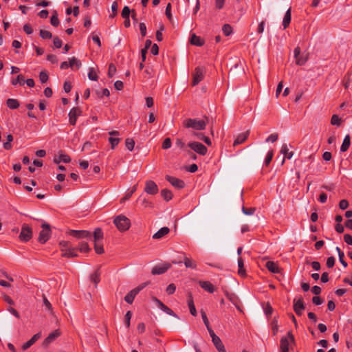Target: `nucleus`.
I'll list each match as a JSON object with an SVG mask.
<instances>
[{
  "label": "nucleus",
  "instance_id": "nucleus-1",
  "mask_svg": "<svg viewBox=\"0 0 352 352\" xmlns=\"http://www.w3.org/2000/svg\"><path fill=\"white\" fill-rule=\"evenodd\" d=\"M207 122L197 118H188L184 120L183 126L186 129H192L195 131H202L206 127Z\"/></svg>",
  "mask_w": 352,
  "mask_h": 352
},
{
  "label": "nucleus",
  "instance_id": "nucleus-2",
  "mask_svg": "<svg viewBox=\"0 0 352 352\" xmlns=\"http://www.w3.org/2000/svg\"><path fill=\"white\" fill-rule=\"evenodd\" d=\"M294 344V336L292 331H288L280 340V351L289 352L290 349H293Z\"/></svg>",
  "mask_w": 352,
  "mask_h": 352
},
{
  "label": "nucleus",
  "instance_id": "nucleus-3",
  "mask_svg": "<svg viewBox=\"0 0 352 352\" xmlns=\"http://www.w3.org/2000/svg\"><path fill=\"white\" fill-rule=\"evenodd\" d=\"M103 232L100 228L95 229L94 232V250L98 254H101L104 252L103 244Z\"/></svg>",
  "mask_w": 352,
  "mask_h": 352
},
{
  "label": "nucleus",
  "instance_id": "nucleus-4",
  "mask_svg": "<svg viewBox=\"0 0 352 352\" xmlns=\"http://www.w3.org/2000/svg\"><path fill=\"white\" fill-rule=\"evenodd\" d=\"M113 223L118 230L124 232L129 229L131 221L126 216L120 214L115 217Z\"/></svg>",
  "mask_w": 352,
  "mask_h": 352
},
{
  "label": "nucleus",
  "instance_id": "nucleus-5",
  "mask_svg": "<svg viewBox=\"0 0 352 352\" xmlns=\"http://www.w3.org/2000/svg\"><path fill=\"white\" fill-rule=\"evenodd\" d=\"M33 236L32 228L26 223L22 225L21 233L19 234V239L23 242L29 241Z\"/></svg>",
  "mask_w": 352,
  "mask_h": 352
},
{
  "label": "nucleus",
  "instance_id": "nucleus-6",
  "mask_svg": "<svg viewBox=\"0 0 352 352\" xmlns=\"http://www.w3.org/2000/svg\"><path fill=\"white\" fill-rule=\"evenodd\" d=\"M188 146L200 155H205L208 152V148L203 144L196 142L191 141L188 143Z\"/></svg>",
  "mask_w": 352,
  "mask_h": 352
},
{
  "label": "nucleus",
  "instance_id": "nucleus-7",
  "mask_svg": "<svg viewBox=\"0 0 352 352\" xmlns=\"http://www.w3.org/2000/svg\"><path fill=\"white\" fill-rule=\"evenodd\" d=\"M42 230L39 233L38 241L41 243H45L48 241L51 235L50 226L48 223H44L41 226Z\"/></svg>",
  "mask_w": 352,
  "mask_h": 352
},
{
  "label": "nucleus",
  "instance_id": "nucleus-8",
  "mask_svg": "<svg viewBox=\"0 0 352 352\" xmlns=\"http://www.w3.org/2000/svg\"><path fill=\"white\" fill-rule=\"evenodd\" d=\"M296 64L298 65H303L308 60V55L307 54H301L300 48L296 47L294 51Z\"/></svg>",
  "mask_w": 352,
  "mask_h": 352
},
{
  "label": "nucleus",
  "instance_id": "nucleus-9",
  "mask_svg": "<svg viewBox=\"0 0 352 352\" xmlns=\"http://www.w3.org/2000/svg\"><path fill=\"white\" fill-rule=\"evenodd\" d=\"M205 70L201 67H196L195 72L192 74V85L195 86L199 84L204 77Z\"/></svg>",
  "mask_w": 352,
  "mask_h": 352
},
{
  "label": "nucleus",
  "instance_id": "nucleus-10",
  "mask_svg": "<svg viewBox=\"0 0 352 352\" xmlns=\"http://www.w3.org/2000/svg\"><path fill=\"white\" fill-rule=\"evenodd\" d=\"M171 267V265L168 263H164L156 265L151 270V273L153 275H159L165 273Z\"/></svg>",
  "mask_w": 352,
  "mask_h": 352
},
{
  "label": "nucleus",
  "instance_id": "nucleus-11",
  "mask_svg": "<svg viewBox=\"0 0 352 352\" xmlns=\"http://www.w3.org/2000/svg\"><path fill=\"white\" fill-rule=\"evenodd\" d=\"M82 113V111L78 107H73L69 113V122L71 125H75L78 116Z\"/></svg>",
  "mask_w": 352,
  "mask_h": 352
},
{
  "label": "nucleus",
  "instance_id": "nucleus-12",
  "mask_svg": "<svg viewBox=\"0 0 352 352\" xmlns=\"http://www.w3.org/2000/svg\"><path fill=\"white\" fill-rule=\"evenodd\" d=\"M152 300L155 304L157 305V307L162 310L166 314L174 316L175 318H178L177 315L173 312L172 309H170L169 307H168L166 305H165L162 301H160L159 299H157L156 297H153Z\"/></svg>",
  "mask_w": 352,
  "mask_h": 352
},
{
  "label": "nucleus",
  "instance_id": "nucleus-13",
  "mask_svg": "<svg viewBox=\"0 0 352 352\" xmlns=\"http://www.w3.org/2000/svg\"><path fill=\"white\" fill-rule=\"evenodd\" d=\"M166 179L168 182L171 184L173 186H174L176 188L181 189L184 188L185 186L184 182L179 178L172 177L170 175H166Z\"/></svg>",
  "mask_w": 352,
  "mask_h": 352
},
{
  "label": "nucleus",
  "instance_id": "nucleus-14",
  "mask_svg": "<svg viewBox=\"0 0 352 352\" xmlns=\"http://www.w3.org/2000/svg\"><path fill=\"white\" fill-rule=\"evenodd\" d=\"M109 134L111 136L109 138V142L111 144V148L114 149L120 141V139L118 138L120 133L118 131H111L109 132Z\"/></svg>",
  "mask_w": 352,
  "mask_h": 352
},
{
  "label": "nucleus",
  "instance_id": "nucleus-15",
  "mask_svg": "<svg viewBox=\"0 0 352 352\" xmlns=\"http://www.w3.org/2000/svg\"><path fill=\"white\" fill-rule=\"evenodd\" d=\"M60 335L58 329H56L49 334V336L43 340V346L44 347L48 346L52 342H54Z\"/></svg>",
  "mask_w": 352,
  "mask_h": 352
},
{
  "label": "nucleus",
  "instance_id": "nucleus-16",
  "mask_svg": "<svg viewBox=\"0 0 352 352\" xmlns=\"http://www.w3.org/2000/svg\"><path fill=\"white\" fill-rule=\"evenodd\" d=\"M68 234L77 239L88 238L91 236V233L87 230H69Z\"/></svg>",
  "mask_w": 352,
  "mask_h": 352
},
{
  "label": "nucleus",
  "instance_id": "nucleus-17",
  "mask_svg": "<svg viewBox=\"0 0 352 352\" xmlns=\"http://www.w3.org/2000/svg\"><path fill=\"white\" fill-rule=\"evenodd\" d=\"M144 190L149 195H155L158 192V188L153 181L149 180L146 182Z\"/></svg>",
  "mask_w": 352,
  "mask_h": 352
},
{
  "label": "nucleus",
  "instance_id": "nucleus-18",
  "mask_svg": "<svg viewBox=\"0 0 352 352\" xmlns=\"http://www.w3.org/2000/svg\"><path fill=\"white\" fill-rule=\"evenodd\" d=\"M305 309L303 300L300 298L298 300H294V310L298 316H301L302 311Z\"/></svg>",
  "mask_w": 352,
  "mask_h": 352
},
{
  "label": "nucleus",
  "instance_id": "nucleus-19",
  "mask_svg": "<svg viewBox=\"0 0 352 352\" xmlns=\"http://www.w3.org/2000/svg\"><path fill=\"white\" fill-rule=\"evenodd\" d=\"M62 252L61 256L67 258H74L78 256L76 249L70 246L67 249H60Z\"/></svg>",
  "mask_w": 352,
  "mask_h": 352
},
{
  "label": "nucleus",
  "instance_id": "nucleus-20",
  "mask_svg": "<svg viewBox=\"0 0 352 352\" xmlns=\"http://www.w3.org/2000/svg\"><path fill=\"white\" fill-rule=\"evenodd\" d=\"M143 288V287H137V288H135L133 289H132L131 292H129L126 295V296L124 297V300L129 303V304H131L133 300H134V298L135 297V296L140 292V291Z\"/></svg>",
  "mask_w": 352,
  "mask_h": 352
},
{
  "label": "nucleus",
  "instance_id": "nucleus-21",
  "mask_svg": "<svg viewBox=\"0 0 352 352\" xmlns=\"http://www.w3.org/2000/svg\"><path fill=\"white\" fill-rule=\"evenodd\" d=\"M199 285L203 289L210 294L214 293V292L215 291L214 286L210 281L199 280Z\"/></svg>",
  "mask_w": 352,
  "mask_h": 352
},
{
  "label": "nucleus",
  "instance_id": "nucleus-22",
  "mask_svg": "<svg viewBox=\"0 0 352 352\" xmlns=\"http://www.w3.org/2000/svg\"><path fill=\"white\" fill-rule=\"evenodd\" d=\"M265 267L270 272L274 274L280 273L281 269L279 267L278 264L276 262L267 261L265 264Z\"/></svg>",
  "mask_w": 352,
  "mask_h": 352
},
{
  "label": "nucleus",
  "instance_id": "nucleus-23",
  "mask_svg": "<svg viewBox=\"0 0 352 352\" xmlns=\"http://www.w3.org/2000/svg\"><path fill=\"white\" fill-rule=\"evenodd\" d=\"M41 337V333L40 332L34 334L30 340H29L28 342H26L22 345V349L27 350L32 345H33Z\"/></svg>",
  "mask_w": 352,
  "mask_h": 352
},
{
  "label": "nucleus",
  "instance_id": "nucleus-24",
  "mask_svg": "<svg viewBox=\"0 0 352 352\" xmlns=\"http://www.w3.org/2000/svg\"><path fill=\"white\" fill-rule=\"evenodd\" d=\"M188 306L190 310V314L193 316H197V310L194 304L193 298L191 293L188 294V300H187Z\"/></svg>",
  "mask_w": 352,
  "mask_h": 352
},
{
  "label": "nucleus",
  "instance_id": "nucleus-25",
  "mask_svg": "<svg viewBox=\"0 0 352 352\" xmlns=\"http://www.w3.org/2000/svg\"><path fill=\"white\" fill-rule=\"evenodd\" d=\"M212 341L219 352H226L224 345L218 336L213 338Z\"/></svg>",
  "mask_w": 352,
  "mask_h": 352
},
{
  "label": "nucleus",
  "instance_id": "nucleus-26",
  "mask_svg": "<svg viewBox=\"0 0 352 352\" xmlns=\"http://www.w3.org/2000/svg\"><path fill=\"white\" fill-rule=\"evenodd\" d=\"M248 135H249L248 131L246 132L240 133L239 135H238V136L234 141L233 145L236 146V145L241 144L243 143L247 140Z\"/></svg>",
  "mask_w": 352,
  "mask_h": 352
},
{
  "label": "nucleus",
  "instance_id": "nucleus-27",
  "mask_svg": "<svg viewBox=\"0 0 352 352\" xmlns=\"http://www.w3.org/2000/svg\"><path fill=\"white\" fill-rule=\"evenodd\" d=\"M169 232V228L167 227H163L160 228L156 233L153 236V239H160L168 234Z\"/></svg>",
  "mask_w": 352,
  "mask_h": 352
},
{
  "label": "nucleus",
  "instance_id": "nucleus-28",
  "mask_svg": "<svg viewBox=\"0 0 352 352\" xmlns=\"http://www.w3.org/2000/svg\"><path fill=\"white\" fill-rule=\"evenodd\" d=\"M70 161H71L70 157L68 155L62 153H60V155H58V157H55L54 159V162L56 164H59L61 162H63L64 163H69V162H70Z\"/></svg>",
  "mask_w": 352,
  "mask_h": 352
},
{
  "label": "nucleus",
  "instance_id": "nucleus-29",
  "mask_svg": "<svg viewBox=\"0 0 352 352\" xmlns=\"http://www.w3.org/2000/svg\"><path fill=\"white\" fill-rule=\"evenodd\" d=\"M190 43L196 46H202L204 44V41L201 37L192 34L190 37Z\"/></svg>",
  "mask_w": 352,
  "mask_h": 352
},
{
  "label": "nucleus",
  "instance_id": "nucleus-30",
  "mask_svg": "<svg viewBox=\"0 0 352 352\" xmlns=\"http://www.w3.org/2000/svg\"><path fill=\"white\" fill-rule=\"evenodd\" d=\"M291 22V8H289L284 16L283 20V26L284 29H286Z\"/></svg>",
  "mask_w": 352,
  "mask_h": 352
},
{
  "label": "nucleus",
  "instance_id": "nucleus-31",
  "mask_svg": "<svg viewBox=\"0 0 352 352\" xmlns=\"http://www.w3.org/2000/svg\"><path fill=\"white\" fill-rule=\"evenodd\" d=\"M184 263L187 268L196 269L197 267V263L187 256H184Z\"/></svg>",
  "mask_w": 352,
  "mask_h": 352
},
{
  "label": "nucleus",
  "instance_id": "nucleus-32",
  "mask_svg": "<svg viewBox=\"0 0 352 352\" xmlns=\"http://www.w3.org/2000/svg\"><path fill=\"white\" fill-rule=\"evenodd\" d=\"M69 67L72 69H78L80 66H81V62L77 59L76 57H72L71 58L69 59Z\"/></svg>",
  "mask_w": 352,
  "mask_h": 352
},
{
  "label": "nucleus",
  "instance_id": "nucleus-33",
  "mask_svg": "<svg viewBox=\"0 0 352 352\" xmlns=\"http://www.w3.org/2000/svg\"><path fill=\"white\" fill-rule=\"evenodd\" d=\"M351 144V138L349 135H346L344 138L342 144L340 147V151L342 152H345L348 150Z\"/></svg>",
  "mask_w": 352,
  "mask_h": 352
},
{
  "label": "nucleus",
  "instance_id": "nucleus-34",
  "mask_svg": "<svg viewBox=\"0 0 352 352\" xmlns=\"http://www.w3.org/2000/svg\"><path fill=\"white\" fill-rule=\"evenodd\" d=\"M280 153L285 155V157L291 159L293 157V152H289L288 146L286 144H284L281 146Z\"/></svg>",
  "mask_w": 352,
  "mask_h": 352
},
{
  "label": "nucleus",
  "instance_id": "nucleus-35",
  "mask_svg": "<svg viewBox=\"0 0 352 352\" xmlns=\"http://www.w3.org/2000/svg\"><path fill=\"white\" fill-rule=\"evenodd\" d=\"M7 106L11 109H16L19 107V102L17 100L9 98L7 100Z\"/></svg>",
  "mask_w": 352,
  "mask_h": 352
},
{
  "label": "nucleus",
  "instance_id": "nucleus-36",
  "mask_svg": "<svg viewBox=\"0 0 352 352\" xmlns=\"http://www.w3.org/2000/svg\"><path fill=\"white\" fill-rule=\"evenodd\" d=\"M138 202H140L141 206L144 208H153V204L151 201H148L146 198L139 197Z\"/></svg>",
  "mask_w": 352,
  "mask_h": 352
},
{
  "label": "nucleus",
  "instance_id": "nucleus-37",
  "mask_svg": "<svg viewBox=\"0 0 352 352\" xmlns=\"http://www.w3.org/2000/svg\"><path fill=\"white\" fill-rule=\"evenodd\" d=\"M88 78L91 80L96 81L98 78L97 72L94 67H90L89 69Z\"/></svg>",
  "mask_w": 352,
  "mask_h": 352
},
{
  "label": "nucleus",
  "instance_id": "nucleus-38",
  "mask_svg": "<svg viewBox=\"0 0 352 352\" xmlns=\"http://www.w3.org/2000/svg\"><path fill=\"white\" fill-rule=\"evenodd\" d=\"M91 280L95 284H98L100 281V273L98 270L94 272L90 276Z\"/></svg>",
  "mask_w": 352,
  "mask_h": 352
},
{
  "label": "nucleus",
  "instance_id": "nucleus-39",
  "mask_svg": "<svg viewBox=\"0 0 352 352\" xmlns=\"http://www.w3.org/2000/svg\"><path fill=\"white\" fill-rule=\"evenodd\" d=\"M78 250L80 252L87 253L90 251V248L87 243L81 242L79 243Z\"/></svg>",
  "mask_w": 352,
  "mask_h": 352
},
{
  "label": "nucleus",
  "instance_id": "nucleus-40",
  "mask_svg": "<svg viewBox=\"0 0 352 352\" xmlns=\"http://www.w3.org/2000/svg\"><path fill=\"white\" fill-rule=\"evenodd\" d=\"M161 195L166 201H169L173 197L171 191L167 189H163L161 191Z\"/></svg>",
  "mask_w": 352,
  "mask_h": 352
},
{
  "label": "nucleus",
  "instance_id": "nucleus-41",
  "mask_svg": "<svg viewBox=\"0 0 352 352\" xmlns=\"http://www.w3.org/2000/svg\"><path fill=\"white\" fill-rule=\"evenodd\" d=\"M238 266H239V270H238L239 274L242 276H244L245 274V271L243 269L244 263H243V260L242 259V258H239V259H238Z\"/></svg>",
  "mask_w": 352,
  "mask_h": 352
},
{
  "label": "nucleus",
  "instance_id": "nucleus-42",
  "mask_svg": "<svg viewBox=\"0 0 352 352\" xmlns=\"http://www.w3.org/2000/svg\"><path fill=\"white\" fill-rule=\"evenodd\" d=\"M13 141V136L11 134L7 135V142L3 144V148L6 150H10L12 148L11 142Z\"/></svg>",
  "mask_w": 352,
  "mask_h": 352
},
{
  "label": "nucleus",
  "instance_id": "nucleus-43",
  "mask_svg": "<svg viewBox=\"0 0 352 352\" xmlns=\"http://www.w3.org/2000/svg\"><path fill=\"white\" fill-rule=\"evenodd\" d=\"M125 145L128 150L133 151L135 146V141L132 138H126L125 140Z\"/></svg>",
  "mask_w": 352,
  "mask_h": 352
},
{
  "label": "nucleus",
  "instance_id": "nucleus-44",
  "mask_svg": "<svg viewBox=\"0 0 352 352\" xmlns=\"http://www.w3.org/2000/svg\"><path fill=\"white\" fill-rule=\"evenodd\" d=\"M25 82L24 77L22 75H18L15 79L12 80V84L13 85H16L17 84L23 85Z\"/></svg>",
  "mask_w": 352,
  "mask_h": 352
},
{
  "label": "nucleus",
  "instance_id": "nucleus-45",
  "mask_svg": "<svg viewBox=\"0 0 352 352\" xmlns=\"http://www.w3.org/2000/svg\"><path fill=\"white\" fill-rule=\"evenodd\" d=\"M50 23L54 27H57L58 25L59 20L56 12H54V13L51 16Z\"/></svg>",
  "mask_w": 352,
  "mask_h": 352
},
{
  "label": "nucleus",
  "instance_id": "nucleus-46",
  "mask_svg": "<svg viewBox=\"0 0 352 352\" xmlns=\"http://www.w3.org/2000/svg\"><path fill=\"white\" fill-rule=\"evenodd\" d=\"M40 36L43 39H50L52 37V34L50 32L45 30H40Z\"/></svg>",
  "mask_w": 352,
  "mask_h": 352
},
{
  "label": "nucleus",
  "instance_id": "nucleus-47",
  "mask_svg": "<svg viewBox=\"0 0 352 352\" xmlns=\"http://www.w3.org/2000/svg\"><path fill=\"white\" fill-rule=\"evenodd\" d=\"M273 156H274L273 151L272 150L269 151L266 155L265 162H264V164L266 166H268L270 164V162L273 158Z\"/></svg>",
  "mask_w": 352,
  "mask_h": 352
},
{
  "label": "nucleus",
  "instance_id": "nucleus-48",
  "mask_svg": "<svg viewBox=\"0 0 352 352\" xmlns=\"http://www.w3.org/2000/svg\"><path fill=\"white\" fill-rule=\"evenodd\" d=\"M341 123V119L338 115H333L331 119V124L332 125L340 126Z\"/></svg>",
  "mask_w": 352,
  "mask_h": 352
},
{
  "label": "nucleus",
  "instance_id": "nucleus-49",
  "mask_svg": "<svg viewBox=\"0 0 352 352\" xmlns=\"http://www.w3.org/2000/svg\"><path fill=\"white\" fill-rule=\"evenodd\" d=\"M223 32L226 36H229L232 32V27L228 24H225L222 28Z\"/></svg>",
  "mask_w": 352,
  "mask_h": 352
},
{
  "label": "nucleus",
  "instance_id": "nucleus-50",
  "mask_svg": "<svg viewBox=\"0 0 352 352\" xmlns=\"http://www.w3.org/2000/svg\"><path fill=\"white\" fill-rule=\"evenodd\" d=\"M116 72V67L114 64L111 63L109 65L108 69V76L111 78Z\"/></svg>",
  "mask_w": 352,
  "mask_h": 352
},
{
  "label": "nucleus",
  "instance_id": "nucleus-51",
  "mask_svg": "<svg viewBox=\"0 0 352 352\" xmlns=\"http://www.w3.org/2000/svg\"><path fill=\"white\" fill-rule=\"evenodd\" d=\"M132 316V313L131 311H128L126 313L125 317H124V322L127 328L130 327V320Z\"/></svg>",
  "mask_w": 352,
  "mask_h": 352
},
{
  "label": "nucleus",
  "instance_id": "nucleus-52",
  "mask_svg": "<svg viewBox=\"0 0 352 352\" xmlns=\"http://www.w3.org/2000/svg\"><path fill=\"white\" fill-rule=\"evenodd\" d=\"M171 145H172V143H171V140L170 138H166L163 143H162V148L164 149H168V148H170L171 147Z\"/></svg>",
  "mask_w": 352,
  "mask_h": 352
},
{
  "label": "nucleus",
  "instance_id": "nucleus-53",
  "mask_svg": "<svg viewBox=\"0 0 352 352\" xmlns=\"http://www.w3.org/2000/svg\"><path fill=\"white\" fill-rule=\"evenodd\" d=\"M242 211L246 215H252L256 211V208H247L243 206L242 208Z\"/></svg>",
  "mask_w": 352,
  "mask_h": 352
},
{
  "label": "nucleus",
  "instance_id": "nucleus-54",
  "mask_svg": "<svg viewBox=\"0 0 352 352\" xmlns=\"http://www.w3.org/2000/svg\"><path fill=\"white\" fill-rule=\"evenodd\" d=\"M164 26L161 25L160 29L156 32V39L158 41H162L163 40L162 32L164 31Z\"/></svg>",
  "mask_w": 352,
  "mask_h": 352
},
{
  "label": "nucleus",
  "instance_id": "nucleus-55",
  "mask_svg": "<svg viewBox=\"0 0 352 352\" xmlns=\"http://www.w3.org/2000/svg\"><path fill=\"white\" fill-rule=\"evenodd\" d=\"M48 74L45 72H41L39 74V79L42 83H45L48 80Z\"/></svg>",
  "mask_w": 352,
  "mask_h": 352
},
{
  "label": "nucleus",
  "instance_id": "nucleus-56",
  "mask_svg": "<svg viewBox=\"0 0 352 352\" xmlns=\"http://www.w3.org/2000/svg\"><path fill=\"white\" fill-rule=\"evenodd\" d=\"M176 290V286L173 283H170L166 287V292L168 294L170 295L175 293Z\"/></svg>",
  "mask_w": 352,
  "mask_h": 352
},
{
  "label": "nucleus",
  "instance_id": "nucleus-57",
  "mask_svg": "<svg viewBox=\"0 0 352 352\" xmlns=\"http://www.w3.org/2000/svg\"><path fill=\"white\" fill-rule=\"evenodd\" d=\"M130 12L131 11H130L129 8L128 6H124V8L122 9V11L121 13L122 18H124V19L129 18Z\"/></svg>",
  "mask_w": 352,
  "mask_h": 352
},
{
  "label": "nucleus",
  "instance_id": "nucleus-58",
  "mask_svg": "<svg viewBox=\"0 0 352 352\" xmlns=\"http://www.w3.org/2000/svg\"><path fill=\"white\" fill-rule=\"evenodd\" d=\"M53 43H54V45L56 48H60L62 47V44H63L62 41L56 36L54 37Z\"/></svg>",
  "mask_w": 352,
  "mask_h": 352
},
{
  "label": "nucleus",
  "instance_id": "nucleus-59",
  "mask_svg": "<svg viewBox=\"0 0 352 352\" xmlns=\"http://www.w3.org/2000/svg\"><path fill=\"white\" fill-rule=\"evenodd\" d=\"M348 206H349V203H348L347 200H346V199H342L339 203V207L342 210L346 209L348 208Z\"/></svg>",
  "mask_w": 352,
  "mask_h": 352
},
{
  "label": "nucleus",
  "instance_id": "nucleus-60",
  "mask_svg": "<svg viewBox=\"0 0 352 352\" xmlns=\"http://www.w3.org/2000/svg\"><path fill=\"white\" fill-rule=\"evenodd\" d=\"M334 264H335V258L333 256L329 257L327 260V266L329 268H331L333 267Z\"/></svg>",
  "mask_w": 352,
  "mask_h": 352
},
{
  "label": "nucleus",
  "instance_id": "nucleus-61",
  "mask_svg": "<svg viewBox=\"0 0 352 352\" xmlns=\"http://www.w3.org/2000/svg\"><path fill=\"white\" fill-rule=\"evenodd\" d=\"M226 0H215V8L218 10H221L223 8Z\"/></svg>",
  "mask_w": 352,
  "mask_h": 352
},
{
  "label": "nucleus",
  "instance_id": "nucleus-62",
  "mask_svg": "<svg viewBox=\"0 0 352 352\" xmlns=\"http://www.w3.org/2000/svg\"><path fill=\"white\" fill-rule=\"evenodd\" d=\"M278 135L277 133L271 134L267 139L266 142H274L278 140Z\"/></svg>",
  "mask_w": 352,
  "mask_h": 352
},
{
  "label": "nucleus",
  "instance_id": "nucleus-63",
  "mask_svg": "<svg viewBox=\"0 0 352 352\" xmlns=\"http://www.w3.org/2000/svg\"><path fill=\"white\" fill-rule=\"evenodd\" d=\"M59 245L60 246L61 249H67L70 246H72L70 244V242L67 241H61L59 243Z\"/></svg>",
  "mask_w": 352,
  "mask_h": 352
},
{
  "label": "nucleus",
  "instance_id": "nucleus-64",
  "mask_svg": "<svg viewBox=\"0 0 352 352\" xmlns=\"http://www.w3.org/2000/svg\"><path fill=\"white\" fill-rule=\"evenodd\" d=\"M344 240L345 241V243H346L348 245H352V236L349 234H346L344 235Z\"/></svg>",
  "mask_w": 352,
  "mask_h": 352
}]
</instances>
